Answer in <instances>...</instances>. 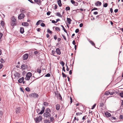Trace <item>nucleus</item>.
Instances as JSON below:
<instances>
[{"mask_svg":"<svg viewBox=\"0 0 123 123\" xmlns=\"http://www.w3.org/2000/svg\"><path fill=\"white\" fill-rule=\"evenodd\" d=\"M31 73L30 72H28L26 74V76L25 78V79L26 80H29L32 76Z\"/></svg>","mask_w":123,"mask_h":123,"instance_id":"1","label":"nucleus"},{"mask_svg":"<svg viewBox=\"0 0 123 123\" xmlns=\"http://www.w3.org/2000/svg\"><path fill=\"white\" fill-rule=\"evenodd\" d=\"M16 20L15 19V17L14 16L11 19V24L12 26H14L16 25Z\"/></svg>","mask_w":123,"mask_h":123,"instance_id":"2","label":"nucleus"},{"mask_svg":"<svg viewBox=\"0 0 123 123\" xmlns=\"http://www.w3.org/2000/svg\"><path fill=\"white\" fill-rule=\"evenodd\" d=\"M42 117L40 116L38 117L35 119L37 123L39 122L41 120H42Z\"/></svg>","mask_w":123,"mask_h":123,"instance_id":"3","label":"nucleus"},{"mask_svg":"<svg viewBox=\"0 0 123 123\" xmlns=\"http://www.w3.org/2000/svg\"><path fill=\"white\" fill-rule=\"evenodd\" d=\"M30 96L32 97H34L35 98H37L38 97V95L35 93H32L30 95Z\"/></svg>","mask_w":123,"mask_h":123,"instance_id":"4","label":"nucleus"},{"mask_svg":"<svg viewBox=\"0 0 123 123\" xmlns=\"http://www.w3.org/2000/svg\"><path fill=\"white\" fill-rule=\"evenodd\" d=\"M25 16V15L24 14L21 13L18 16V18L19 19H21L24 18Z\"/></svg>","mask_w":123,"mask_h":123,"instance_id":"5","label":"nucleus"},{"mask_svg":"<svg viewBox=\"0 0 123 123\" xmlns=\"http://www.w3.org/2000/svg\"><path fill=\"white\" fill-rule=\"evenodd\" d=\"M43 115L44 117H50L51 116V114L50 113L46 112L44 113Z\"/></svg>","mask_w":123,"mask_h":123,"instance_id":"6","label":"nucleus"},{"mask_svg":"<svg viewBox=\"0 0 123 123\" xmlns=\"http://www.w3.org/2000/svg\"><path fill=\"white\" fill-rule=\"evenodd\" d=\"M14 75L16 78H18L20 77V74L17 72H15Z\"/></svg>","mask_w":123,"mask_h":123,"instance_id":"7","label":"nucleus"},{"mask_svg":"<svg viewBox=\"0 0 123 123\" xmlns=\"http://www.w3.org/2000/svg\"><path fill=\"white\" fill-rule=\"evenodd\" d=\"M28 55L27 54H26L23 56V59L24 60H26L28 57Z\"/></svg>","mask_w":123,"mask_h":123,"instance_id":"8","label":"nucleus"},{"mask_svg":"<svg viewBox=\"0 0 123 123\" xmlns=\"http://www.w3.org/2000/svg\"><path fill=\"white\" fill-rule=\"evenodd\" d=\"M110 120H111L112 122H114L116 120V118L115 117H111L109 118Z\"/></svg>","mask_w":123,"mask_h":123,"instance_id":"9","label":"nucleus"},{"mask_svg":"<svg viewBox=\"0 0 123 123\" xmlns=\"http://www.w3.org/2000/svg\"><path fill=\"white\" fill-rule=\"evenodd\" d=\"M101 4V2L99 1H97L95 3V5L96 6H100Z\"/></svg>","mask_w":123,"mask_h":123,"instance_id":"10","label":"nucleus"},{"mask_svg":"<svg viewBox=\"0 0 123 123\" xmlns=\"http://www.w3.org/2000/svg\"><path fill=\"white\" fill-rule=\"evenodd\" d=\"M45 108L44 107H43L42 109V110L38 114H42L44 112V111Z\"/></svg>","mask_w":123,"mask_h":123,"instance_id":"11","label":"nucleus"},{"mask_svg":"<svg viewBox=\"0 0 123 123\" xmlns=\"http://www.w3.org/2000/svg\"><path fill=\"white\" fill-rule=\"evenodd\" d=\"M56 52L59 55H60L61 54V52L60 50L58 48H57L56 49Z\"/></svg>","mask_w":123,"mask_h":123,"instance_id":"12","label":"nucleus"},{"mask_svg":"<svg viewBox=\"0 0 123 123\" xmlns=\"http://www.w3.org/2000/svg\"><path fill=\"white\" fill-rule=\"evenodd\" d=\"M24 79V78L22 77L21 78L19 79L18 80V82L19 83H21L22 82Z\"/></svg>","mask_w":123,"mask_h":123,"instance_id":"13","label":"nucleus"},{"mask_svg":"<svg viewBox=\"0 0 123 123\" xmlns=\"http://www.w3.org/2000/svg\"><path fill=\"white\" fill-rule=\"evenodd\" d=\"M105 114L106 116L107 117H109L111 116V114H110L108 112H106L105 113Z\"/></svg>","mask_w":123,"mask_h":123,"instance_id":"14","label":"nucleus"},{"mask_svg":"<svg viewBox=\"0 0 123 123\" xmlns=\"http://www.w3.org/2000/svg\"><path fill=\"white\" fill-rule=\"evenodd\" d=\"M67 20L68 23L69 24H71V22L72 21V20L70 18H67Z\"/></svg>","mask_w":123,"mask_h":123,"instance_id":"15","label":"nucleus"},{"mask_svg":"<svg viewBox=\"0 0 123 123\" xmlns=\"http://www.w3.org/2000/svg\"><path fill=\"white\" fill-rule=\"evenodd\" d=\"M22 25L24 26H27L29 25L28 23L27 22H25L22 23Z\"/></svg>","mask_w":123,"mask_h":123,"instance_id":"16","label":"nucleus"},{"mask_svg":"<svg viewBox=\"0 0 123 123\" xmlns=\"http://www.w3.org/2000/svg\"><path fill=\"white\" fill-rule=\"evenodd\" d=\"M20 32L22 34H23L24 33V28L23 27H21L20 28Z\"/></svg>","mask_w":123,"mask_h":123,"instance_id":"17","label":"nucleus"},{"mask_svg":"<svg viewBox=\"0 0 123 123\" xmlns=\"http://www.w3.org/2000/svg\"><path fill=\"white\" fill-rule=\"evenodd\" d=\"M20 111V109L18 107L16 109V112L17 113H19Z\"/></svg>","mask_w":123,"mask_h":123,"instance_id":"18","label":"nucleus"},{"mask_svg":"<svg viewBox=\"0 0 123 123\" xmlns=\"http://www.w3.org/2000/svg\"><path fill=\"white\" fill-rule=\"evenodd\" d=\"M57 3L59 6L61 7L62 6V4L61 3V0H59L57 1Z\"/></svg>","mask_w":123,"mask_h":123,"instance_id":"19","label":"nucleus"},{"mask_svg":"<svg viewBox=\"0 0 123 123\" xmlns=\"http://www.w3.org/2000/svg\"><path fill=\"white\" fill-rule=\"evenodd\" d=\"M60 109V105L59 104H57L56 105V109L57 110H58Z\"/></svg>","mask_w":123,"mask_h":123,"instance_id":"20","label":"nucleus"},{"mask_svg":"<svg viewBox=\"0 0 123 123\" xmlns=\"http://www.w3.org/2000/svg\"><path fill=\"white\" fill-rule=\"evenodd\" d=\"M55 28V30L56 31H60V29L59 27H53V28Z\"/></svg>","mask_w":123,"mask_h":123,"instance_id":"21","label":"nucleus"},{"mask_svg":"<svg viewBox=\"0 0 123 123\" xmlns=\"http://www.w3.org/2000/svg\"><path fill=\"white\" fill-rule=\"evenodd\" d=\"M45 111L46 112L49 113L51 112V110L49 108H47Z\"/></svg>","mask_w":123,"mask_h":123,"instance_id":"22","label":"nucleus"},{"mask_svg":"<svg viewBox=\"0 0 123 123\" xmlns=\"http://www.w3.org/2000/svg\"><path fill=\"white\" fill-rule=\"evenodd\" d=\"M21 67L22 69L24 70L26 68V66L25 65H23L21 66Z\"/></svg>","mask_w":123,"mask_h":123,"instance_id":"23","label":"nucleus"},{"mask_svg":"<svg viewBox=\"0 0 123 123\" xmlns=\"http://www.w3.org/2000/svg\"><path fill=\"white\" fill-rule=\"evenodd\" d=\"M56 16L61 18L62 17V15L60 14L59 12H58L56 13Z\"/></svg>","mask_w":123,"mask_h":123,"instance_id":"24","label":"nucleus"},{"mask_svg":"<svg viewBox=\"0 0 123 123\" xmlns=\"http://www.w3.org/2000/svg\"><path fill=\"white\" fill-rule=\"evenodd\" d=\"M34 1L38 4V3L40 4L41 2L40 0H34Z\"/></svg>","mask_w":123,"mask_h":123,"instance_id":"25","label":"nucleus"},{"mask_svg":"<svg viewBox=\"0 0 123 123\" xmlns=\"http://www.w3.org/2000/svg\"><path fill=\"white\" fill-rule=\"evenodd\" d=\"M42 22V20H39L37 23L36 25H38L40 24V22Z\"/></svg>","mask_w":123,"mask_h":123,"instance_id":"26","label":"nucleus"},{"mask_svg":"<svg viewBox=\"0 0 123 123\" xmlns=\"http://www.w3.org/2000/svg\"><path fill=\"white\" fill-rule=\"evenodd\" d=\"M44 123H50L49 120H45L44 121Z\"/></svg>","mask_w":123,"mask_h":123,"instance_id":"27","label":"nucleus"},{"mask_svg":"<svg viewBox=\"0 0 123 123\" xmlns=\"http://www.w3.org/2000/svg\"><path fill=\"white\" fill-rule=\"evenodd\" d=\"M43 104L45 106H47L49 105L48 103L45 102H44Z\"/></svg>","mask_w":123,"mask_h":123,"instance_id":"28","label":"nucleus"},{"mask_svg":"<svg viewBox=\"0 0 123 123\" xmlns=\"http://www.w3.org/2000/svg\"><path fill=\"white\" fill-rule=\"evenodd\" d=\"M61 26L63 28V29L64 30V31L66 33H67V31L65 29L64 27L63 26V25H61Z\"/></svg>","mask_w":123,"mask_h":123,"instance_id":"29","label":"nucleus"},{"mask_svg":"<svg viewBox=\"0 0 123 123\" xmlns=\"http://www.w3.org/2000/svg\"><path fill=\"white\" fill-rule=\"evenodd\" d=\"M0 62L2 64V63L4 62V61L2 58H1L0 59Z\"/></svg>","mask_w":123,"mask_h":123,"instance_id":"30","label":"nucleus"},{"mask_svg":"<svg viewBox=\"0 0 123 123\" xmlns=\"http://www.w3.org/2000/svg\"><path fill=\"white\" fill-rule=\"evenodd\" d=\"M47 32L49 33H50L51 34L52 33V31H51L49 29H48L47 30Z\"/></svg>","mask_w":123,"mask_h":123,"instance_id":"31","label":"nucleus"},{"mask_svg":"<svg viewBox=\"0 0 123 123\" xmlns=\"http://www.w3.org/2000/svg\"><path fill=\"white\" fill-rule=\"evenodd\" d=\"M25 90L26 91H30V89L29 88L27 87L25 88Z\"/></svg>","mask_w":123,"mask_h":123,"instance_id":"32","label":"nucleus"},{"mask_svg":"<svg viewBox=\"0 0 123 123\" xmlns=\"http://www.w3.org/2000/svg\"><path fill=\"white\" fill-rule=\"evenodd\" d=\"M60 63V64H61V65H62V66L63 67H64V66L65 64V63H64L63 61H62Z\"/></svg>","mask_w":123,"mask_h":123,"instance_id":"33","label":"nucleus"},{"mask_svg":"<svg viewBox=\"0 0 123 123\" xmlns=\"http://www.w3.org/2000/svg\"><path fill=\"white\" fill-rule=\"evenodd\" d=\"M20 12H21L23 13H25V10L24 9H21L20 10Z\"/></svg>","mask_w":123,"mask_h":123,"instance_id":"34","label":"nucleus"},{"mask_svg":"<svg viewBox=\"0 0 123 123\" xmlns=\"http://www.w3.org/2000/svg\"><path fill=\"white\" fill-rule=\"evenodd\" d=\"M65 10L66 11L69 10H70V8L68 6L66 8Z\"/></svg>","mask_w":123,"mask_h":123,"instance_id":"35","label":"nucleus"},{"mask_svg":"<svg viewBox=\"0 0 123 123\" xmlns=\"http://www.w3.org/2000/svg\"><path fill=\"white\" fill-rule=\"evenodd\" d=\"M110 94V92H105V94L106 95H108L109 94Z\"/></svg>","mask_w":123,"mask_h":123,"instance_id":"36","label":"nucleus"},{"mask_svg":"<svg viewBox=\"0 0 123 123\" xmlns=\"http://www.w3.org/2000/svg\"><path fill=\"white\" fill-rule=\"evenodd\" d=\"M120 96L122 98H123V92H121L120 93Z\"/></svg>","mask_w":123,"mask_h":123,"instance_id":"37","label":"nucleus"},{"mask_svg":"<svg viewBox=\"0 0 123 123\" xmlns=\"http://www.w3.org/2000/svg\"><path fill=\"white\" fill-rule=\"evenodd\" d=\"M62 74L63 77H66V76H67L63 72H62Z\"/></svg>","mask_w":123,"mask_h":123,"instance_id":"38","label":"nucleus"},{"mask_svg":"<svg viewBox=\"0 0 123 123\" xmlns=\"http://www.w3.org/2000/svg\"><path fill=\"white\" fill-rule=\"evenodd\" d=\"M90 42L92 44V45L95 46V44L93 43V42L92 41H90Z\"/></svg>","mask_w":123,"mask_h":123,"instance_id":"39","label":"nucleus"},{"mask_svg":"<svg viewBox=\"0 0 123 123\" xmlns=\"http://www.w3.org/2000/svg\"><path fill=\"white\" fill-rule=\"evenodd\" d=\"M76 115L77 116H79L82 114V113L81 112H78L76 113Z\"/></svg>","mask_w":123,"mask_h":123,"instance_id":"40","label":"nucleus"},{"mask_svg":"<svg viewBox=\"0 0 123 123\" xmlns=\"http://www.w3.org/2000/svg\"><path fill=\"white\" fill-rule=\"evenodd\" d=\"M1 24L2 26H3L4 25V23L3 21H1Z\"/></svg>","mask_w":123,"mask_h":123,"instance_id":"41","label":"nucleus"},{"mask_svg":"<svg viewBox=\"0 0 123 123\" xmlns=\"http://www.w3.org/2000/svg\"><path fill=\"white\" fill-rule=\"evenodd\" d=\"M108 4L107 3H105L103 5V6L104 7H106L107 6Z\"/></svg>","mask_w":123,"mask_h":123,"instance_id":"42","label":"nucleus"},{"mask_svg":"<svg viewBox=\"0 0 123 123\" xmlns=\"http://www.w3.org/2000/svg\"><path fill=\"white\" fill-rule=\"evenodd\" d=\"M96 104H95L94 105H93L92 107L91 108V109H94V108L95 107V106H96Z\"/></svg>","mask_w":123,"mask_h":123,"instance_id":"43","label":"nucleus"},{"mask_svg":"<svg viewBox=\"0 0 123 123\" xmlns=\"http://www.w3.org/2000/svg\"><path fill=\"white\" fill-rule=\"evenodd\" d=\"M75 2L74 0H71V3L72 4H73V5L74 4Z\"/></svg>","mask_w":123,"mask_h":123,"instance_id":"44","label":"nucleus"},{"mask_svg":"<svg viewBox=\"0 0 123 123\" xmlns=\"http://www.w3.org/2000/svg\"><path fill=\"white\" fill-rule=\"evenodd\" d=\"M41 26L43 27L45 26V24H44V23H42L41 24Z\"/></svg>","mask_w":123,"mask_h":123,"instance_id":"45","label":"nucleus"},{"mask_svg":"<svg viewBox=\"0 0 123 123\" xmlns=\"http://www.w3.org/2000/svg\"><path fill=\"white\" fill-rule=\"evenodd\" d=\"M50 76V74L49 73H48L45 75V76L46 77H49Z\"/></svg>","mask_w":123,"mask_h":123,"instance_id":"46","label":"nucleus"},{"mask_svg":"<svg viewBox=\"0 0 123 123\" xmlns=\"http://www.w3.org/2000/svg\"><path fill=\"white\" fill-rule=\"evenodd\" d=\"M78 3L76 2H75L74 4V5L75 6H77L78 5Z\"/></svg>","mask_w":123,"mask_h":123,"instance_id":"47","label":"nucleus"},{"mask_svg":"<svg viewBox=\"0 0 123 123\" xmlns=\"http://www.w3.org/2000/svg\"><path fill=\"white\" fill-rule=\"evenodd\" d=\"M51 13V12H50V11H49V12H47V14L48 15H50V14Z\"/></svg>","mask_w":123,"mask_h":123,"instance_id":"48","label":"nucleus"},{"mask_svg":"<svg viewBox=\"0 0 123 123\" xmlns=\"http://www.w3.org/2000/svg\"><path fill=\"white\" fill-rule=\"evenodd\" d=\"M110 94L111 95H113L114 94H115L114 92H110Z\"/></svg>","mask_w":123,"mask_h":123,"instance_id":"49","label":"nucleus"},{"mask_svg":"<svg viewBox=\"0 0 123 123\" xmlns=\"http://www.w3.org/2000/svg\"><path fill=\"white\" fill-rule=\"evenodd\" d=\"M3 65L1 63H0V69H1L3 67Z\"/></svg>","mask_w":123,"mask_h":123,"instance_id":"50","label":"nucleus"},{"mask_svg":"<svg viewBox=\"0 0 123 123\" xmlns=\"http://www.w3.org/2000/svg\"><path fill=\"white\" fill-rule=\"evenodd\" d=\"M55 53V51L54 50H52V55H53L55 56L54 55V54Z\"/></svg>","mask_w":123,"mask_h":123,"instance_id":"51","label":"nucleus"},{"mask_svg":"<svg viewBox=\"0 0 123 123\" xmlns=\"http://www.w3.org/2000/svg\"><path fill=\"white\" fill-rule=\"evenodd\" d=\"M62 36H63V37L64 39L66 41V37L64 36L63 35H62Z\"/></svg>","mask_w":123,"mask_h":123,"instance_id":"52","label":"nucleus"},{"mask_svg":"<svg viewBox=\"0 0 123 123\" xmlns=\"http://www.w3.org/2000/svg\"><path fill=\"white\" fill-rule=\"evenodd\" d=\"M123 118V116L122 115H120V119H122Z\"/></svg>","mask_w":123,"mask_h":123,"instance_id":"53","label":"nucleus"},{"mask_svg":"<svg viewBox=\"0 0 123 123\" xmlns=\"http://www.w3.org/2000/svg\"><path fill=\"white\" fill-rule=\"evenodd\" d=\"M118 9H116L114 10V12L115 13H116L118 12Z\"/></svg>","mask_w":123,"mask_h":123,"instance_id":"54","label":"nucleus"},{"mask_svg":"<svg viewBox=\"0 0 123 123\" xmlns=\"http://www.w3.org/2000/svg\"><path fill=\"white\" fill-rule=\"evenodd\" d=\"M79 30L78 29H77L75 31V32L77 33L78 32H79Z\"/></svg>","mask_w":123,"mask_h":123,"instance_id":"55","label":"nucleus"},{"mask_svg":"<svg viewBox=\"0 0 123 123\" xmlns=\"http://www.w3.org/2000/svg\"><path fill=\"white\" fill-rule=\"evenodd\" d=\"M41 70L40 69H38L37 70V72H38L39 73H41Z\"/></svg>","mask_w":123,"mask_h":123,"instance_id":"56","label":"nucleus"},{"mask_svg":"<svg viewBox=\"0 0 123 123\" xmlns=\"http://www.w3.org/2000/svg\"><path fill=\"white\" fill-rule=\"evenodd\" d=\"M54 38L55 40H56V39H57V36H56V35H55L54 36Z\"/></svg>","mask_w":123,"mask_h":123,"instance_id":"57","label":"nucleus"},{"mask_svg":"<svg viewBox=\"0 0 123 123\" xmlns=\"http://www.w3.org/2000/svg\"><path fill=\"white\" fill-rule=\"evenodd\" d=\"M79 26L80 27H82L83 26V24L82 23L80 24V25Z\"/></svg>","mask_w":123,"mask_h":123,"instance_id":"58","label":"nucleus"},{"mask_svg":"<svg viewBox=\"0 0 123 123\" xmlns=\"http://www.w3.org/2000/svg\"><path fill=\"white\" fill-rule=\"evenodd\" d=\"M86 116H84L83 117L82 119L83 121L85 120H86Z\"/></svg>","mask_w":123,"mask_h":123,"instance_id":"59","label":"nucleus"},{"mask_svg":"<svg viewBox=\"0 0 123 123\" xmlns=\"http://www.w3.org/2000/svg\"><path fill=\"white\" fill-rule=\"evenodd\" d=\"M2 36V34L1 33H0V39L1 38Z\"/></svg>","mask_w":123,"mask_h":123,"instance_id":"60","label":"nucleus"},{"mask_svg":"<svg viewBox=\"0 0 123 123\" xmlns=\"http://www.w3.org/2000/svg\"><path fill=\"white\" fill-rule=\"evenodd\" d=\"M3 112L2 111H0V116H1L3 114Z\"/></svg>","mask_w":123,"mask_h":123,"instance_id":"61","label":"nucleus"},{"mask_svg":"<svg viewBox=\"0 0 123 123\" xmlns=\"http://www.w3.org/2000/svg\"><path fill=\"white\" fill-rule=\"evenodd\" d=\"M52 22L53 23H56V21H55L54 20H52Z\"/></svg>","mask_w":123,"mask_h":123,"instance_id":"62","label":"nucleus"},{"mask_svg":"<svg viewBox=\"0 0 123 123\" xmlns=\"http://www.w3.org/2000/svg\"><path fill=\"white\" fill-rule=\"evenodd\" d=\"M97 8H94L92 9V11L94 10H97Z\"/></svg>","mask_w":123,"mask_h":123,"instance_id":"63","label":"nucleus"},{"mask_svg":"<svg viewBox=\"0 0 123 123\" xmlns=\"http://www.w3.org/2000/svg\"><path fill=\"white\" fill-rule=\"evenodd\" d=\"M72 43L74 45H75V40H74L72 42Z\"/></svg>","mask_w":123,"mask_h":123,"instance_id":"64","label":"nucleus"}]
</instances>
